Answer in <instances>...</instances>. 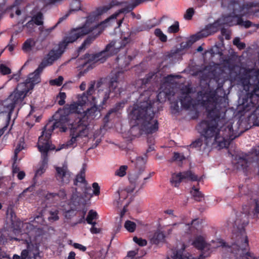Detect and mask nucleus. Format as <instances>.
I'll use <instances>...</instances> for the list:
<instances>
[{
  "label": "nucleus",
  "instance_id": "obj_1",
  "mask_svg": "<svg viewBox=\"0 0 259 259\" xmlns=\"http://www.w3.org/2000/svg\"><path fill=\"white\" fill-rule=\"evenodd\" d=\"M94 84L91 83L87 94L88 96L83 93L77 96V100L72 102L70 104L66 105L62 109H60L56 116H60L59 120L64 123L68 121L66 115L70 113H77L80 115L79 119L74 123L77 122L80 119H84L89 123V120L93 119L100 116V111L96 105L99 101L103 105L106 100L111 97H113L120 93L119 83L116 78H112L109 88L101 87L97 91L98 100L96 96H92L94 92Z\"/></svg>",
  "mask_w": 259,
  "mask_h": 259
},
{
  "label": "nucleus",
  "instance_id": "obj_2",
  "mask_svg": "<svg viewBox=\"0 0 259 259\" xmlns=\"http://www.w3.org/2000/svg\"><path fill=\"white\" fill-rule=\"evenodd\" d=\"M201 125L206 127L204 137L208 146L222 149L227 147L229 140L235 137L231 121L215 118L209 122L203 121Z\"/></svg>",
  "mask_w": 259,
  "mask_h": 259
},
{
  "label": "nucleus",
  "instance_id": "obj_3",
  "mask_svg": "<svg viewBox=\"0 0 259 259\" xmlns=\"http://www.w3.org/2000/svg\"><path fill=\"white\" fill-rule=\"evenodd\" d=\"M108 19L100 24H97L94 20H93L92 16L88 17L85 23L82 26L72 29L58 45L55 46L51 50L50 52V64L60 57L69 44L74 42L78 38L87 34L93 30L100 32L98 31V29L100 28L116 23L115 20L108 21Z\"/></svg>",
  "mask_w": 259,
  "mask_h": 259
},
{
  "label": "nucleus",
  "instance_id": "obj_4",
  "mask_svg": "<svg viewBox=\"0 0 259 259\" xmlns=\"http://www.w3.org/2000/svg\"><path fill=\"white\" fill-rule=\"evenodd\" d=\"M130 123L146 134L152 133L158 129L157 120L154 118L151 106L147 101L138 102L128 109Z\"/></svg>",
  "mask_w": 259,
  "mask_h": 259
},
{
  "label": "nucleus",
  "instance_id": "obj_5",
  "mask_svg": "<svg viewBox=\"0 0 259 259\" xmlns=\"http://www.w3.org/2000/svg\"><path fill=\"white\" fill-rule=\"evenodd\" d=\"M48 123L44 127L41 135L38 137V142L36 144L38 151L41 154V163L39 168L36 170L34 177L33 178L34 184L30 187L25 189L19 195V198H22L24 193L28 191H32L33 187L36 183V178L44 174L47 167L48 162L49 154V132L47 130Z\"/></svg>",
  "mask_w": 259,
  "mask_h": 259
},
{
  "label": "nucleus",
  "instance_id": "obj_6",
  "mask_svg": "<svg viewBox=\"0 0 259 259\" xmlns=\"http://www.w3.org/2000/svg\"><path fill=\"white\" fill-rule=\"evenodd\" d=\"M25 87L24 84L19 83L13 92L2 103V105L4 107L2 112L8 113L7 121L8 123L10 122L14 108L16 106L21 107L24 104V99L29 92Z\"/></svg>",
  "mask_w": 259,
  "mask_h": 259
},
{
  "label": "nucleus",
  "instance_id": "obj_7",
  "mask_svg": "<svg viewBox=\"0 0 259 259\" xmlns=\"http://www.w3.org/2000/svg\"><path fill=\"white\" fill-rule=\"evenodd\" d=\"M122 42L119 41H115L111 42L109 44L106 50L103 52L96 55H87L85 58V63L83 65V67L92 68V65L96 62L103 63L106 58L118 52L119 49L124 46L129 41L128 35L124 36Z\"/></svg>",
  "mask_w": 259,
  "mask_h": 259
},
{
  "label": "nucleus",
  "instance_id": "obj_8",
  "mask_svg": "<svg viewBox=\"0 0 259 259\" xmlns=\"http://www.w3.org/2000/svg\"><path fill=\"white\" fill-rule=\"evenodd\" d=\"M230 10H233V15L225 17L223 23L229 26L238 24L245 28L249 27L251 23L249 21H243L240 16L254 12L253 8L251 6H244L241 7L239 3L235 1L231 2L229 6Z\"/></svg>",
  "mask_w": 259,
  "mask_h": 259
},
{
  "label": "nucleus",
  "instance_id": "obj_9",
  "mask_svg": "<svg viewBox=\"0 0 259 259\" xmlns=\"http://www.w3.org/2000/svg\"><path fill=\"white\" fill-rule=\"evenodd\" d=\"M213 94L209 93H205L202 95L201 93L198 94V100L197 102L192 100L191 90L189 87H186L183 89L182 98L181 102L182 106L187 109L194 107L195 105H201L206 107L207 110H210V109L213 107L214 105V97Z\"/></svg>",
  "mask_w": 259,
  "mask_h": 259
},
{
  "label": "nucleus",
  "instance_id": "obj_10",
  "mask_svg": "<svg viewBox=\"0 0 259 259\" xmlns=\"http://www.w3.org/2000/svg\"><path fill=\"white\" fill-rule=\"evenodd\" d=\"M92 131V128L88 121L84 119H80L77 122L71 124L70 135L71 139L66 145V148H73L76 145V143L84 137H88Z\"/></svg>",
  "mask_w": 259,
  "mask_h": 259
},
{
  "label": "nucleus",
  "instance_id": "obj_11",
  "mask_svg": "<svg viewBox=\"0 0 259 259\" xmlns=\"http://www.w3.org/2000/svg\"><path fill=\"white\" fill-rule=\"evenodd\" d=\"M243 89L246 91H251L250 101L257 102L259 97V70H251L249 72V78H245L242 81Z\"/></svg>",
  "mask_w": 259,
  "mask_h": 259
},
{
  "label": "nucleus",
  "instance_id": "obj_12",
  "mask_svg": "<svg viewBox=\"0 0 259 259\" xmlns=\"http://www.w3.org/2000/svg\"><path fill=\"white\" fill-rule=\"evenodd\" d=\"M198 223L196 220H193L191 226L189 224H179L180 228L182 229L185 233H191L194 235L192 244L199 249H203L205 245L204 236L195 228L196 225Z\"/></svg>",
  "mask_w": 259,
  "mask_h": 259
},
{
  "label": "nucleus",
  "instance_id": "obj_13",
  "mask_svg": "<svg viewBox=\"0 0 259 259\" xmlns=\"http://www.w3.org/2000/svg\"><path fill=\"white\" fill-rule=\"evenodd\" d=\"M49 65V54H46L44 60L39 65L38 67L34 71L30 73L28 78L24 82L20 84H24L25 89L29 92L32 90L35 84L40 81V74L42 72L44 68Z\"/></svg>",
  "mask_w": 259,
  "mask_h": 259
},
{
  "label": "nucleus",
  "instance_id": "obj_14",
  "mask_svg": "<svg viewBox=\"0 0 259 259\" xmlns=\"http://www.w3.org/2000/svg\"><path fill=\"white\" fill-rule=\"evenodd\" d=\"M143 170H140L139 171H136L131 174L129 176V181L131 185L125 189H119L114 194L115 204L118 206L119 203L118 200H120L121 198L123 200L127 197L128 193H132L136 189V185L139 182L140 176L142 174Z\"/></svg>",
  "mask_w": 259,
  "mask_h": 259
},
{
  "label": "nucleus",
  "instance_id": "obj_15",
  "mask_svg": "<svg viewBox=\"0 0 259 259\" xmlns=\"http://www.w3.org/2000/svg\"><path fill=\"white\" fill-rule=\"evenodd\" d=\"M252 209L254 210L255 213H259V202L256 201L255 199H254L249 208H247V206L243 207V212H237L234 217H233V220L234 218H235L234 220L235 225L236 226L246 225L248 223V214L250 213V210Z\"/></svg>",
  "mask_w": 259,
  "mask_h": 259
},
{
  "label": "nucleus",
  "instance_id": "obj_16",
  "mask_svg": "<svg viewBox=\"0 0 259 259\" xmlns=\"http://www.w3.org/2000/svg\"><path fill=\"white\" fill-rule=\"evenodd\" d=\"M26 248L21 251L20 255L14 254L13 256V259H36L38 256V247L32 243L31 239L26 240Z\"/></svg>",
  "mask_w": 259,
  "mask_h": 259
},
{
  "label": "nucleus",
  "instance_id": "obj_17",
  "mask_svg": "<svg viewBox=\"0 0 259 259\" xmlns=\"http://www.w3.org/2000/svg\"><path fill=\"white\" fill-rule=\"evenodd\" d=\"M248 247V240L247 236L244 231H241L237 236V241L235 244L232 245V248L235 253H243V251Z\"/></svg>",
  "mask_w": 259,
  "mask_h": 259
},
{
  "label": "nucleus",
  "instance_id": "obj_18",
  "mask_svg": "<svg viewBox=\"0 0 259 259\" xmlns=\"http://www.w3.org/2000/svg\"><path fill=\"white\" fill-rule=\"evenodd\" d=\"M184 179L192 181H199L197 177L190 171L183 173L172 174L170 179V183L175 187H177L181 181Z\"/></svg>",
  "mask_w": 259,
  "mask_h": 259
},
{
  "label": "nucleus",
  "instance_id": "obj_19",
  "mask_svg": "<svg viewBox=\"0 0 259 259\" xmlns=\"http://www.w3.org/2000/svg\"><path fill=\"white\" fill-rule=\"evenodd\" d=\"M220 20L219 22H216L212 24L207 26L204 29L198 33L191 37V40L193 41H195L201 37H206L209 35L213 34L216 32L218 30V25Z\"/></svg>",
  "mask_w": 259,
  "mask_h": 259
},
{
  "label": "nucleus",
  "instance_id": "obj_20",
  "mask_svg": "<svg viewBox=\"0 0 259 259\" xmlns=\"http://www.w3.org/2000/svg\"><path fill=\"white\" fill-rule=\"evenodd\" d=\"M174 76L172 75L167 76L164 79L163 84L162 85L160 89V92L157 95L158 100L160 102H163L165 101L166 98L169 95L168 90H169V84L173 83V80Z\"/></svg>",
  "mask_w": 259,
  "mask_h": 259
},
{
  "label": "nucleus",
  "instance_id": "obj_21",
  "mask_svg": "<svg viewBox=\"0 0 259 259\" xmlns=\"http://www.w3.org/2000/svg\"><path fill=\"white\" fill-rule=\"evenodd\" d=\"M35 224H39L41 226H45L46 225V222L44 220L42 214L35 217L32 222V224L25 223L23 224V227H25L27 229H30L32 232L35 231L36 229L42 230L44 229L42 227H38L35 225Z\"/></svg>",
  "mask_w": 259,
  "mask_h": 259
},
{
  "label": "nucleus",
  "instance_id": "obj_22",
  "mask_svg": "<svg viewBox=\"0 0 259 259\" xmlns=\"http://www.w3.org/2000/svg\"><path fill=\"white\" fill-rule=\"evenodd\" d=\"M56 171L57 173V178L61 180L63 183H67L69 181L70 178V173L68 170L67 166L64 165L63 167H57Z\"/></svg>",
  "mask_w": 259,
  "mask_h": 259
},
{
  "label": "nucleus",
  "instance_id": "obj_23",
  "mask_svg": "<svg viewBox=\"0 0 259 259\" xmlns=\"http://www.w3.org/2000/svg\"><path fill=\"white\" fill-rule=\"evenodd\" d=\"M180 246L181 248L177 249L176 253L174 252V255L172 256L171 258H168V259H200V257L198 258H196L192 257L191 255H189L188 256L185 255L183 257L181 251L185 249V246L184 245L182 244H181Z\"/></svg>",
  "mask_w": 259,
  "mask_h": 259
},
{
  "label": "nucleus",
  "instance_id": "obj_24",
  "mask_svg": "<svg viewBox=\"0 0 259 259\" xmlns=\"http://www.w3.org/2000/svg\"><path fill=\"white\" fill-rule=\"evenodd\" d=\"M36 41L34 38H29L23 44L22 49L25 53H29L35 45Z\"/></svg>",
  "mask_w": 259,
  "mask_h": 259
},
{
  "label": "nucleus",
  "instance_id": "obj_25",
  "mask_svg": "<svg viewBox=\"0 0 259 259\" xmlns=\"http://www.w3.org/2000/svg\"><path fill=\"white\" fill-rule=\"evenodd\" d=\"M98 218L97 212L94 210H91L89 211L87 217V222L88 224L91 225H96V222L94 221Z\"/></svg>",
  "mask_w": 259,
  "mask_h": 259
},
{
  "label": "nucleus",
  "instance_id": "obj_26",
  "mask_svg": "<svg viewBox=\"0 0 259 259\" xmlns=\"http://www.w3.org/2000/svg\"><path fill=\"white\" fill-rule=\"evenodd\" d=\"M147 156L146 154L139 156L136 159V167L139 168L141 170H144V166L147 161Z\"/></svg>",
  "mask_w": 259,
  "mask_h": 259
},
{
  "label": "nucleus",
  "instance_id": "obj_27",
  "mask_svg": "<svg viewBox=\"0 0 259 259\" xmlns=\"http://www.w3.org/2000/svg\"><path fill=\"white\" fill-rule=\"evenodd\" d=\"M31 20L35 24L39 26L43 24V15L40 12L37 13L32 17Z\"/></svg>",
  "mask_w": 259,
  "mask_h": 259
},
{
  "label": "nucleus",
  "instance_id": "obj_28",
  "mask_svg": "<svg viewBox=\"0 0 259 259\" xmlns=\"http://www.w3.org/2000/svg\"><path fill=\"white\" fill-rule=\"evenodd\" d=\"M124 227L129 232H134L136 228L137 225L134 222L127 220L125 222Z\"/></svg>",
  "mask_w": 259,
  "mask_h": 259
},
{
  "label": "nucleus",
  "instance_id": "obj_29",
  "mask_svg": "<svg viewBox=\"0 0 259 259\" xmlns=\"http://www.w3.org/2000/svg\"><path fill=\"white\" fill-rule=\"evenodd\" d=\"M127 169L128 166L127 165H121L115 170V175L119 177H123L126 175Z\"/></svg>",
  "mask_w": 259,
  "mask_h": 259
},
{
  "label": "nucleus",
  "instance_id": "obj_30",
  "mask_svg": "<svg viewBox=\"0 0 259 259\" xmlns=\"http://www.w3.org/2000/svg\"><path fill=\"white\" fill-rule=\"evenodd\" d=\"M126 197L125 198V199H126ZM114 199H115V198L114 197ZM119 203V204L118 206H117L115 204V199H114V205L116 206V207H119L120 206H121L122 204H125V205L124 206V207L122 209V210L120 212V219L123 217V215H124V213H125V212L126 211V209L125 208V207L127 206L128 204L129 203V202L128 201H125V199L124 200H123V199L122 198H120V200H118Z\"/></svg>",
  "mask_w": 259,
  "mask_h": 259
},
{
  "label": "nucleus",
  "instance_id": "obj_31",
  "mask_svg": "<svg viewBox=\"0 0 259 259\" xmlns=\"http://www.w3.org/2000/svg\"><path fill=\"white\" fill-rule=\"evenodd\" d=\"M113 5L111 4H108L106 6H104L102 7H100L97 9L96 10V14L97 15H101L105 13H106L108 10H109L112 7Z\"/></svg>",
  "mask_w": 259,
  "mask_h": 259
},
{
  "label": "nucleus",
  "instance_id": "obj_32",
  "mask_svg": "<svg viewBox=\"0 0 259 259\" xmlns=\"http://www.w3.org/2000/svg\"><path fill=\"white\" fill-rule=\"evenodd\" d=\"M191 194L194 198L197 201H200L202 198V195L199 190L195 188H193L191 191Z\"/></svg>",
  "mask_w": 259,
  "mask_h": 259
},
{
  "label": "nucleus",
  "instance_id": "obj_33",
  "mask_svg": "<svg viewBox=\"0 0 259 259\" xmlns=\"http://www.w3.org/2000/svg\"><path fill=\"white\" fill-rule=\"evenodd\" d=\"M210 245L212 248H217L222 247L223 248L226 249L224 246L225 243L220 239H217L215 240H212L210 242Z\"/></svg>",
  "mask_w": 259,
  "mask_h": 259
},
{
  "label": "nucleus",
  "instance_id": "obj_34",
  "mask_svg": "<svg viewBox=\"0 0 259 259\" xmlns=\"http://www.w3.org/2000/svg\"><path fill=\"white\" fill-rule=\"evenodd\" d=\"M59 210L58 209H52L50 211V222H55L59 220Z\"/></svg>",
  "mask_w": 259,
  "mask_h": 259
},
{
  "label": "nucleus",
  "instance_id": "obj_35",
  "mask_svg": "<svg viewBox=\"0 0 259 259\" xmlns=\"http://www.w3.org/2000/svg\"><path fill=\"white\" fill-rule=\"evenodd\" d=\"M85 174L81 171L79 174L77 175L75 181V184L77 185L78 183H85Z\"/></svg>",
  "mask_w": 259,
  "mask_h": 259
},
{
  "label": "nucleus",
  "instance_id": "obj_36",
  "mask_svg": "<svg viewBox=\"0 0 259 259\" xmlns=\"http://www.w3.org/2000/svg\"><path fill=\"white\" fill-rule=\"evenodd\" d=\"M80 3L78 0H74L71 4L70 12L72 11H76L80 10Z\"/></svg>",
  "mask_w": 259,
  "mask_h": 259
},
{
  "label": "nucleus",
  "instance_id": "obj_37",
  "mask_svg": "<svg viewBox=\"0 0 259 259\" xmlns=\"http://www.w3.org/2000/svg\"><path fill=\"white\" fill-rule=\"evenodd\" d=\"M11 72V69L3 64H0V73L3 75H7Z\"/></svg>",
  "mask_w": 259,
  "mask_h": 259
},
{
  "label": "nucleus",
  "instance_id": "obj_38",
  "mask_svg": "<svg viewBox=\"0 0 259 259\" xmlns=\"http://www.w3.org/2000/svg\"><path fill=\"white\" fill-rule=\"evenodd\" d=\"M66 95L64 93L61 92L57 97L58 104L60 105H63L65 103Z\"/></svg>",
  "mask_w": 259,
  "mask_h": 259
},
{
  "label": "nucleus",
  "instance_id": "obj_39",
  "mask_svg": "<svg viewBox=\"0 0 259 259\" xmlns=\"http://www.w3.org/2000/svg\"><path fill=\"white\" fill-rule=\"evenodd\" d=\"M155 34L162 41H165L167 39V36L164 34L159 29H155Z\"/></svg>",
  "mask_w": 259,
  "mask_h": 259
},
{
  "label": "nucleus",
  "instance_id": "obj_40",
  "mask_svg": "<svg viewBox=\"0 0 259 259\" xmlns=\"http://www.w3.org/2000/svg\"><path fill=\"white\" fill-rule=\"evenodd\" d=\"M63 78L62 76H59L57 78L50 80V84L51 85L60 86L62 84Z\"/></svg>",
  "mask_w": 259,
  "mask_h": 259
},
{
  "label": "nucleus",
  "instance_id": "obj_41",
  "mask_svg": "<svg viewBox=\"0 0 259 259\" xmlns=\"http://www.w3.org/2000/svg\"><path fill=\"white\" fill-rule=\"evenodd\" d=\"M134 241L141 246H143L146 245L147 241L146 240L142 239L141 238H138L137 237H134L133 238Z\"/></svg>",
  "mask_w": 259,
  "mask_h": 259
},
{
  "label": "nucleus",
  "instance_id": "obj_42",
  "mask_svg": "<svg viewBox=\"0 0 259 259\" xmlns=\"http://www.w3.org/2000/svg\"><path fill=\"white\" fill-rule=\"evenodd\" d=\"M179 30V24L175 22L173 25L169 26L168 28V31L169 33H175Z\"/></svg>",
  "mask_w": 259,
  "mask_h": 259
},
{
  "label": "nucleus",
  "instance_id": "obj_43",
  "mask_svg": "<svg viewBox=\"0 0 259 259\" xmlns=\"http://www.w3.org/2000/svg\"><path fill=\"white\" fill-rule=\"evenodd\" d=\"M138 249H135L134 250H131L128 252L127 256L125 257H126V259H136V258H134V257L138 253Z\"/></svg>",
  "mask_w": 259,
  "mask_h": 259
},
{
  "label": "nucleus",
  "instance_id": "obj_44",
  "mask_svg": "<svg viewBox=\"0 0 259 259\" xmlns=\"http://www.w3.org/2000/svg\"><path fill=\"white\" fill-rule=\"evenodd\" d=\"M233 44L236 46L239 49H242L245 47V44L240 42L239 38H236L233 40Z\"/></svg>",
  "mask_w": 259,
  "mask_h": 259
},
{
  "label": "nucleus",
  "instance_id": "obj_45",
  "mask_svg": "<svg viewBox=\"0 0 259 259\" xmlns=\"http://www.w3.org/2000/svg\"><path fill=\"white\" fill-rule=\"evenodd\" d=\"M194 14V10L192 8H189L188 9L186 14L184 15V17L186 19H190L193 15Z\"/></svg>",
  "mask_w": 259,
  "mask_h": 259
},
{
  "label": "nucleus",
  "instance_id": "obj_46",
  "mask_svg": "<svg viewBox=\"0 0 259 259\" xmlns=\"http://www.w3.org/2000/svg\"><path fill=\"white\" fill-rule=\"evenodd\" d=\"M72 245L75 248L78 249L82 251H85L87 249V248L85 246H84L80 244H79V243H74L72 244Z\"/></svg>",
  "mask_w": 259,
  "mask_h": 259
},
{
  "label": "nucleus",
  "instance_id": "obj_47",
  "mask_svg": "<svg viewBox=\"0 0 259 259\" xmlns=\"http://www.w3.org/2000/svg\"><path fill=\"white\" fill-rule=\"evenodd\" d=\"M93 188L94 189V194L96 195H98L100 193V188L98 184L97 183H94L93 184Z\"/></svg>",
  "mask_w": 259,
  "mask_h": 259
},
{
  "label": "nucleus",
  "instance_id": "obj_48",
  "mask_svg": "<svg viewBox=\"0 0 259 259\" xmlns=\"http://www.w3.org/2000/svg\"><path fill=\"white\" fill-rule=\"evenodd\" d=\"M35 24L30 20L25 25V26L29 29V31H31L35 27Z\"/></svg>",
  "mask_w": 259,
  "mask_h": 259
},
{
  "label": "nucleus",
  "instance_id": "obj_49",
  "mask_svg": "<svg viewBox=\"0 0 259 259\" xmlns=\"http://www.w3.org/2000/svg\"><path fill=\"white\" fill-rule=\"evenodd\" d=\"M185 157L183 155L176 153L174 156V159L176 161H182L184 159Z\"/></svg>",
  "mask_w": 259,
  "mask_h": 259
},
{
  "label": "nucleus",
  "instance_id": "obj_50",
  "mask_svg": "<svg viewBox=\"0 0 259 259\" xmlns=\"http://www.w3.org/2000/svg\"><path fill=\"white\" fill-rule=\"evenodd\" d=\"M92 226L90 229L92 233L97 234L99 233L101 231V229L99 228H97L95 226L96 225H92Z\"/></svg>",
  "mask_w": 259,
  "mask_h": 259
},
{
  "label": "nucleus",
  "instance_id": "obj_51",
  "mask_svg": "<svg viewBox=\"0 0 259 259\" xmlns=\"http://www.w3.org/2000/svg\"><path fill=\"white\" fill-rule=\"evenodd\" d=\"M23 149V146H21V145H17V147L15 149L14 152V158L16 159L17 158V155L19 152Z\"/></svg>",
  "mask_w": 259,
  "mask_h": 259
},
{
  "label": "nucleus",
  "instance_id": "obj_52",
  "mask_svg": "<svg viewBox=\"0 0 259 259\" xmlns=\"http://www.w3.org/2000/svg\"><path fill=\"white\" fill-rule=\"evenodd\" d=\"M202 145V141L200 139L196 140L191 144V146L194 148L200 147Z\"/></svg>",
  "mask_w": 259,
  "mask_h": 259
},
{
  "label": "nucleus",
  "instance_id": "obj_53",
  "mask_svg": "<svg viewBox=\"0 0 259 259\" xmlns=\"http://www.w3.org/2000/svg\"><path fill=\"white\" fill-rule=\"evenodd\" d=\"M13 41V36L11 37V38L10 39V44L8 45V46L6 47V48L10 51L12 52L15 48V44H11L12 41Z\"/></svg>",
  "mask_w": 259,
  "mask_h": 259
},
{
  "label": "nucleus",
  "instance_id": "obj_54",
  "mask_svg": "<svg viewBox=\"0 0 259 259\" xmlns=\"http://www.w3.org/2000/svg\"><path fill=\"white\" fill-rule=\"evenodd\" d=\"M25 176V173L23 171H19L17 174V178L19 180H23Z\"/></svg>",
  "mask_w": 259,
  "mask_h": 259
},
{
  "label": "nucleus",
  "instance_id": "obj_55",
  "mask_svg": "<svg viewBox=\"0 0 259 259\" xmlns=\"http://www.w3.org/2000/svg\"><path fill=\"white\" fill-rule=\"evenodd\" d=\"M164 213L169 215H174V210L171 209H168L164 211Z\"/></svg>",
  "mask_w": 259,
  "mask_h": 259
},
{
  "label": "nucleus",
  "instance_id": "obj_56",
  "mask_svg": "<svg viewBox=\"0 0 259 259\" xmlns=\"http://www.w3.org/2000/svg\"><path fill=\"white\" fill-rule=\"evenodd\" d=\"M75 252L71 251L69 254V255L68 256V259H75Z\"/></svg>",
  "mask_w": 259,
  "mask_h": 259
},
{
  "label": "nucleus",
  "instance_id": "obj_57",
  "mask_svg": "<svg viewBox=\"0 0 259 259\" xmlns=\"http://www.w3.org/2000/svg\"><path fill=\"white\" fill-rule=\"evenodd\" d=\"M155 235H157L156 240H159V239L163 238V235L159 232L156 233Z\"/></svg>",
  "mask_w": 259,
  "mask_h": 259
},
{
  "label": "nucleus",
  "instance_id": "obj_58",
  "mask_svg": "<svg viewBox=\"0 0 259 259\" xmlns=\"http://www.w3.org/2000/svg\"><path fill=\"white\" fill-rule=\"evenodd\" d=\"M86 84L84 82H82L81 84L80 85V89L81 91H83L85 89Z\"/></svg>",
  "mask_w": 259,
  "mask_h": 259
},
{
  "label": "nucleus",
  "instance_id": "obj_59",
  "mask_svg": "<svg viewBox=\"0 0 259 259\" xmlns=\"http://www.w3.org/2000/svg\"><path fill=\"white\" fill-rule=\"evenodd\" d=\"M254 104H255V103H251V105H249V106H246V108H245V110L246 111H248V110H250V109H251V108L252 107H254Z\"/></svg>",
  "mask_w": 259,
  "mask_h": 259
},
{
  "label": "nucleus",
  "instance_id": "obj_60",
  "mask_svg": "<svg viewBox=\"0 0 259 259\" xmlns=\"http://www.w3.org/2000/svg\"><path fill=\"white\" fill-rule=\"evenodd\" d=\"M5 257V254L3 253V252H2V249L0 247V259H3V258H4Z\"/></svg>",
  "mask_w": 259,
  "mask_h": 259
},
{
  "label": "nucleus",
  "instance_id": "obj_61",
  "mask_svg": "<svg viewBox=\"0 0 259 259\" xmlns=\"http://www.w3.org/2000/svg\"><path fill=\"white\" fill-rule=\"evenodd\" d=\"M254 125L259 126V116L257 117L255 121L253 123Z\"/></svg>",
  "mask_w": 259,
  "mask_h": 259
},
{
  "label": "nucleus",
  "instance_id": "obj_62",
  "mask_svg": "<svg viewBox=\"0 0 259 259\" xmlns=\"http://www.w3.org/2000/svg\"><path fill=\"white\" fill-rule=\"evenodd\" d=\"M247 256L248 257H247V259H256L255 257L253 256V255L250 253L247 254Z\"/></svg>",
  "mask_w": 259,
  "mask_h": 259
},
{
  "label": "nucleus",
  "instance_id": "obj_63",
  "mask_svg": "<svg viewBox=\"0 0 259 259\" xmlns=\"http://www.w3.org/2000/svg\"><path fill=\"white\" fill-rule=\"evenodd\" d=\"M18 170H19V168H18V167H17L16 166V167H14V165L13 166V173H16V172H17Z\"/></svg>",
  "mask_w": 259,
  "mask_h": 259
},
{
  "label": "nucleus",
  "instance_id": "obj_64",
  "mask_svg": "<svg viewBox=\"0 0 259 259\" xmlns=\"http://www.w3.org/2000/svg\"><path fill=\"white\" fill-rule=\"evenodd\" d=\"M12 78H15L17 81H18L19 75L17 74H15L13 75V76L12 77Z\"/></svg>",
  "mask_w": 259,
  "mask_h": 259
}]
</instances>
